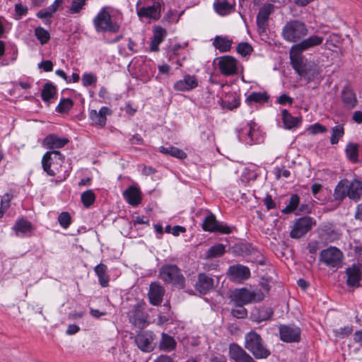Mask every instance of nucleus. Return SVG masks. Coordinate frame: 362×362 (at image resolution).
Masks as SVG:
<instances>
[{
  "mask_svg": "<svg viewBox=\"0 0 362 362\" xmlns=\"http://www.w3.org/2000/svg\"><path fill=\"white\" fill-rule=\"evenodd\" d=\"M97 82V77L92 74H84L82 76V83L84 86H89Z\"/></svg>",
  "mask_w": 362,
  "mask_h": 362,
  "instance_id": "nucleus-51",
  "label": "nucleus"
},
{
  "mask_svg": "<svg viewBox=\"0 0 362 362\" xmlns=\"http://www.w3.org/2000/svg\"><path fill=\"white\" fill-rule=\"evenodd\" d=\"M81 199L83 206L88 208L94 203L95 196L91 189H88L82 193Z\"/></svg>",
  "mask_w": 362,
  "mask_h": 362,
  "instance_id": "nucleus-42",
  "label": "nucleus"
},
{
  "mask_svg": "<svg viewBox=\"0 0 362 362\" xmlns=\"http://www.w3.org/2000/svg\"><path fill=\"white\" fill-rule=\"evenodd\" d=\"M276 177L279 179L281 177H288L291 175L290 171L284 168H276Z\"/></svg>",
  "mask_w": 362,
  "mask_h": 362,
  "instance_id": "nucleus-54",
  "label": "nucleus"
},
{
  "mask_svg": "<svg viewBox=\"0 0 362 362\" xmlns=\"http://www.w3.org/2000/svg\"><path fill=\"white\" fill-rule=\"evenodd\" d=\"M232 40L221 36H216L213 42L214 46L221 52L230 50Z\"/></svg>",
  "mask_w": 362,
  "mask_h": 362,
  "instance_id": "nucleus-33",
  "label": "nucleus"
},
{
  "mask_svg": "<svg viewBox=\"0 0 362 362\" xmlns=\"http://www.w3.org/2000/svg\"><path fill=\"white\" fill-rule=\"evenodd\" d=\"M159 276L165 282L180 288L185 287V279L181 270L175 264H165L159 269Z\"/></svg>",
  "mask_w": 362,
  "mask_h": 362,
  "instance_id": "nucleus-5",
  "label": "nucleus"
},
{
  "mask_svg": "<svg viewBox=\"0 0 362 362\" xmlns=\"http://www.w3.org/2000/svg\"><path fill=\"white\" fill-rule=\"evenodd\" d=\"M347 275L346 283L349 286H358L361 279V272L358 266L353 264L346 269Z\"/></svg>",
  "mask_w": 362,
  "mask_h": 362,
  "instance_id": "nucleus-26",
  "label": "nucleus"
},
{
  "mask_svg": "<svg viewBox=\"0 0 362 362\" xmlns=\"http://www.w3.org/2000/svg\"><path fill=\"white\" fill-rule=\"evenodd\" d=\"M86 1L87 0H71L69 12L71 14L79 13L82 9H83Z\"/></svg>",
  "mask_w": 362,
  "mask_h": 362,
  "instance_id": "nucleus-44",
  "label": "nucleus"
},
{
  "mask_svg": "<svg viewBox=\"0 0 362 362\" xmlns=\"http://www.w3.org/2000/svg\"><path fill=\"white\" fill-rule=\"evenodd\" d=\"M354 216L356 219L362 221V203L357 206Z\"/></svg>",
  "mask_w": 362,
  "mask_h": 362,
  "instance_id": "nucleus-63",
  "label": "nucleus"
},
{
  "mask_svg": "<svg viewBox=\"0 0 362 362\" xmlns=\"http://www.w3.org/2000/svg\"><path fill=\"white\" fill-rule=\"evenodd\" d=\"M344 134V129L342 126L337 125L332 129V135L330 138V143L332 144H337L340 138Z\"/></svg>",
  "mask_w": 362,
  "mask_h": 362,
  "instance_id": "nucleus-41",
  "label": "nucleus"
},
{
  "mask_svg": "<svg viewBox=\"0 0 362 362\" xmlns=\"http://www.w3.org/2000/svg\"><path fill=\"white\" fill-rule=\"evenodd\" d=\"M300 202V198L297 194H292L290 197L287 206L282 209V213L287 214L293 212L298 207Z\"/></svg>",
  "mask_w": 362,
  "mask_h": 362,
  "instance_id": "nucleus-38",
  "label": "nucleus"
},
{
  "mask_svg": "<svg viewBox=\"0 0 362 362\" xmlns=\"http://www.w3.org/2000/svg\"><path fill=\"white\" fill-rule=\"evenodd\" d=\"M12 228L17 235L19 234L24 235L32 230L33 226L32 223L26 219L21 218L16 221Z\"/></svg>",
  "mask_w": 362,
  "mask_h": 362,
  "instance_id": "nucleus-32",
  "label": "nucleus"
},
{
  "mask_svg": "<svg viewBox=\"0 0 362 362\" xmlns=\"http://www.w3.org/2000/svg\"><path fill=\"white\" fill-rule=\"evenodd\" d=\"M320 261L331 269H338L342 267L343 253L335 247H329L321 251Z\"/></svg>",
  "mask_w": 362,
  "mask_h": 362,
  "instance_id": "nucleus-8",
  "label": "nucleus"
},
{
  "mask_svg": "<svg viewBox=\"0 0 362 362\" xmlns=\"http://www.w3.org/2000/svg\"><path fill=\"white\" fill-rule=\"evenodd\" d=\"M346 156L352 162L358 161V149L355 144L349 143L346 148Z\"/></svg>",
  "mask_w": 362,
  "mask_h": 362,
  "instance_id": "nucleus-40",
  "label": "nucleus"
},
{
  "mask_svg": "<svg viewBox=\"0 0 362 362\" xmlns=\"http://www.w3.org/2000/svg\"><path fill=\"white\" fill-rule=\"evenodd\" d=\"M94 272L97 274L99 283L102 287H107L109 284V276L107 275V267L100 263L95 267Z\"/></svg>",
  "mask_w": 362,
  "mask_h": 362,
  "instance_id": "nucleus-31",
  "label": "nucleus"
},
{
  "mask_svg": "<svg viewBox=\"0 0 362 362\" xmlns=\"http://www.w3.org/2000/svg\"><path fill=\"white\" fill-rule=\"evenodd\" d=\"M268 99L266 93L254 92L249 95L247 98L248 102L261 103L265 102Z\"/></svg>",
  "mask_w": 362,
  "mask_h": 362,
  "instance_id": "nucleus-47",
  "label": "nucleus"
},
{
  "mask_svg": "<svg viewBox=\"0 0 362 362\" xmlns=\"http://www.w3.org/2000/svg\"><path fill=\"white\" fill-rule=\"evenodd\" d=\"M228 274L233 281H242L250 277V271L246 266L235 264L229 267Z\"/></svg>",
  "mask_w": 362,
  "mask_h": 362,
  "instance_id": "nucleus-16",
  "label": "nucleus"
},
{
  "mask_svg": "<svg viewBox=\"0 0 362 362\" xmlns=\"http://www.w3.org/2000/svg\"><path fill=\"white\" fill-rule=\"evenodd\" d=\"M308 130L313 134H316L318 133H324L327 131V128L320 123H315L313 125H310L308 128Z\"/></svg>",
  "mask_w": 362,
  "mask_h": 362,
  "instance_id": "nucleus-53",
  "label": "nucleus"
},
{
  "mask_svg": "<svg viewBox=\"0 0 362 362\" xmlns=\"http://www.w3.org/2000/svg\"><path fill=\"white\" fill-rule=\"evenodd\" d=\"M165 294V289L158 282H152L150 285L148 296L153 305H159Z\"/></svg>",
  "mask_w": 362,
  "mask_h": 362,
  "instance_id": "nucleus-19",
  "label": "nucleus"
},
{
  "mask_svg": "<svg viewBox=\"0 0 362 362\" xmlns=\"http://www.w3.org/2000/svg\"><path fill=\"white\" fill-rule=\"evenodd\" d=\"M280 339L287 343L299 342L301 330L294 325H280L279 327Z\"/></svg>",
  "mask_w": 362,
  "mask_h": 362,
  "instance_id": "nucleus-13",
  "label": "nucleus"
},
{
  "mask_svg": "<svg viewBox=\"0 0 362 362\" xmlns=\"http://www.w3.org/2000/svg\"><path fill=\"white\" fill-rule=\"evenodd\" d=\"M226 252L225 246L223 244H216L211 246L207 252L208 258H214L222 256Z\"/></svg>",
  "mask_w": 362,
  "mask_h": 362,
  "instance_id": "nucleus-37",
  "label": "nucleus"
},
{
  "mask_svg": "<svg viewBox=\"0 0 362 362\" xmlns=\"http://www.w3.org/2000/svg\"><path fill=\"white\" fill-rule=\"evenodd\" d=\"M159 151L162 153L170 155L179 159H185L187 158V153L185 152L178 148L172 146H169L168 147L160 146L159 148Z\"/></svg>",
  "mask_w": 362,
  "mask_h": 362,
  "instance_id": "nucleus-34",
  "label": "nucleus"
},
{
  "mask_svg": "<svg viewBox=\"0 0 362 362\" xmlns=\"http://www.w3.org/2000/svg\"><path fill=\"white\" fill-rule=\"evenodd\" d=\"M110 114L111 111L107 107H103L98 112L95 110H90L89 118L92 124L104 127L107 122V115Z\"/></svg>",
  "mask_w": 362,
  "mask_h": 362,
  "instance_id": "nucleus-20",
  "label": "nucleus"
},
{
  "mask_svg": "<svg viewBox=\"0 0 362 362\" xmlns=\"http://www.w3.org/2000/svg\"><path fill=\"white\" fill-rule=\"evenodd\" d=\"M346 194L351 199L358 200L362 196V182L358 180H352L346 187V192L343 190L341 197Z\"/></svg>",
  "mask_w": 362,
  "mask_h": 362,
  "instance_id": "nucleus-22",
  "label": "nucleus"
},
{
  "mask_svg": "<svg viewBox=\"0 0 362 362\" xmlns=\"http://www.w3.org/2000/svg\"><path fill=\"white\" fill-rule=\"evenodd\" d=\"M38 67L42 69L45 71H52L53 63L50 60H45L38 64Z\"/></svg>",
  "mask_w": 362,
  "mask_h": 362,
  "instance_id": "nucleus-55",
  "label": "nucleus"
},
{
  "mask_svg": "<svg viewBox=\"0 0 362 362\" xmlns=\"http://www.w3.org/2000/svg\"><path fill=\"white\" fill-rule=\"evenodd\" d=\"M58 221L62 228H67L71 223L70 214L66 211L62 212L58 216Z\"/></svg>",
  "mask_w": 362,
  "mask_h": 362,
  "instance_id": "nucleus-49",
  "label": "nucleus"
},
{
  "mask_svg": "<svg viewBox=\"0 0 362 362\" xmlns=\"http://www.w3.org/2000/svg\"><path fill=\"white\" fill-rule=\"evenodd\" d=\"M146 303L137 302L127 313L129 322L135 327L144 329L149 324L148 314L145 312Z\"/></svg>",
  "mask_w": 362,
  "mask_h": 362,
  "instance_id": "nucleus-7",
  "label": "nucleus"
},
{
  "mask_svg": "<svg viewBox=\"0 0 362 362\" xmlns=\"http://www.w3.org/2000/svg\"><path fill=\"white\" fill-rule=\"evenodd\" d=\"M353 119L358 124L362 122V112L356 111L353 115Z\"/></svg>",
  "mask_w": 362,
  "mask_h": 362,
  "instance_id": "nucleus-64",
  "label": "nucleus"
},
{
  "mask_svg": "<svg viewBox=\"0 0 362 362\" xmlns=\"http://www.w3.org/2000/svg\"><path fill=\"white\" fill-rule=\"evenodd\" d=\"M202 228L205 231H218L224 234H229L231 232L228 226L219 224L214 214H210L204 218Z\"/></svg>",
  "mask_w": 362,
  "mask_h": 362,
  "instance_id": "nucleus-15",
  "label": "nucleus"
},
{
  "mask_svg": "<svg viewBox=\"0 0 362 362\" xmlns=\"http://www.w3.org/2000/svg\"><path fill=\"white\" fill-rule=\"evenodd\" d=\"M353 331V328L351 326H346L344 327H341L337 329L334 330V333L336 337L340 338H344L346 336L349 335Z\"/></svg>",
  "mask_w": 362,
  "mask_h": 362,
  "instance_id": "nucleus-50",
  "label": "nucleus"
},
{
  "mask_svg": "<svg viewBox=\"0 0 362 362\" xmlns=\"http://www.w3.org/2000/svg\"><path fill=\"white\" fill-rule=\"evenodd\" d=\"M229 356L235 362H256L241 346L236 344L230 345Z\"/></svg>",
  "mask_w": 362,
  "mask_h": 362,
  "instance_id": "nucleus-18",
  "label": "nucleus"
},
{
  "mask_svg": "<svg viewBox=\"0 0 362 362\" xmlns=\"http://www.w3.org/2000/svg\"><path fill=\"white\" fill-rule=\"evenodd\" d=\"M93 25L96 32L117 33L120 25L112 20L110 13L106 8H102L93 18Z\"/></svg>",
  "mask_w": 362,
  "mask_h": 362,
  "instance_id": "nucleus-6",
  "label": "nucleus"
},
{
  "mask_svg": "<svg viewBox=\"0 0 362 362\" xmlns=\"http://www.w3.org/2000/svg\"><path fill=\"white\" fill-rule=\"evenodd\" d=\"M35 35L42 45L46 44L50 39L49 33L40 26L35 29Z\"/></svg>",
  "mask_w": 362,
  "mask_h": 362,
  "instance_id": "nucleus-39",
  "label": "nucleus"
},
{
  "mask_svg": "<svg viewBox=\"0 0 362 362\" xmlns=\"http://www.w3.org/2000/svg\"><path fill=\"white\" fill-rule=\"evenodd\" d=\"M308 33V27L304 21L292 19L282 28L281 36L285 41L297 44L304 40Z\"/></svg>",
  "mask_w": 362,
  "mask_h": 362,
  "instance_id": "nucleus-2",
  "label": "nucleus"
},
{
  "mask_svg": "<svg viewBox=\"0 0 362 362\" xmlns=\"http://www.w3.org/2000/svg\"><path fill=\"white\" fill-rule=\"evenodd\" d=\"M176 342L175 339L167 334H162V339L160 342L161 349L164 351H172L175 348Z\"/></svg>",
  "mask_w": 362,
  "mask_h": 362,
  "instance_id": "nucleus-36",
  "label": "nucleus"
},
{
  "mask_svg": "<svg viewBox=\"0 0 362 362\" xmlns=\"http://www.w3.org/2000/svg\"><path fill=\"white\" fill-rule=\"evenodd\" d=\"M161 4L159 1H153L151 5L143 6L137 9V14L140 18L151 20H158L160 17Z\"/></svg>",
  "mask_w": 362,
  "mask_h": 362,
  "instance_id": "nucleus-14",
  "label": "nucleus"
},
{
  "mask_svg": "<svg viewBox=\"0 0 362 362\" xmlns=\"http://www.w3.org/2000/svg\"><path fill=\"white\" fill-rule=\"evenodd\" d=\"M258 313L259 316L257 320L261 322L271 319L274 314V310L271 308H262L259 310Z\"/></svg>",
  "mask_w": 362,
  "mask_h": 362,
  "instance_id": "nucleus-48",
  "label": "nucleus"
},
{
  "mask_svg": "<svg viewBox=\"0 0 362 362\" xmlns=\"http://www.w3.org/2000/svg\"><path fill=\"white\" fill-rule=\"evenodd\" d=\"M28 8L21 4L15 5L16 19H20L28 13Z\"/></svg>",
  "mask_w": 362,
  "mask_h": 362,
  "instance_id": "nucleus-52",
  "label": "nucleus"
},
{
  "mask_svg": "<svg viewBox=\"0 0 362 362\" xmlns=\"http://www.w3.org/2000/svg\"><path fill=\"white\" fill-rule=\"evenodd\" d=\"M237 52L242 56L249 55L253 51L252 47L247 42H240L236 47Z\"/></svg>",
  "mask_w": 362,
  "mask_h": 362,
  "instance_id": "nucleus-46",
  "label": "nucleus"
},
{
  "mask_svg": "<svg viewBox=\"0 0 362 362\" xmlns=\"http://www.w3.org/2000/svg\"><path fill=\"white\" fill-rule=\"evenodd\" d=\"M245 347L257 359L267 358L271 354L261 336L255 331L245 334Z\"/></svg>",
  "mask_w": 362,
  "mask_h": 362,
  "instance_id": "nucleus-3",
  "label": "nucleus"
},
{
  "mask_svg": "<svg viewBox=\"0 0 362 362\" xmlns=\"http://www.w3.org/2000/svg\"><path fill=\"white\" fill-rule=\"evenodd\" d=\"M11 198H12V197L9 194H5L4 195L3 198L1 199V209H4V210H6L7 209H8V207L10 206V202H11Z\"/></svg>",
  "mask_w": 362,
  "mask_h": 362,
  "instance_id": "nucleus-56",
  "label": "nucleus"
},
{
  "mask_svg": "<svg viewBox=\"0 0 362 362\" xmlns=\"http://www.w3.org/2000/svg\"><path fill=\"white\" fill-rule=\"evenodd\" d=\"M123 197L132 206H136L141 202V192L135 186H130L123 192Z\"/></svg>",
  "mask_w": 362,
  "mask_h": 362,
  "instance_id": "nucleus-25",
  "label": "nucleus"
},
{
  "mask_svg": "<svg viewBox=\"0 0 362 362\" xmlns=\"http://www.w3.org/2000/svg\"><path fill=\"white\" fill-rule=\"evenodd\" d=\"M214 8L220 16H226L235 11V4H230L228 0H216Z\"/></svg>",
  "mask_w": 362,
  "mask_h": 362,
  "instance_id": "nucleus-27",
  "label": "nucleus"
},
{
  "mask_svg": "<svg viewBox=\"0 0 362 362\" xmlns=\"http://www.w3.org/2000/svg\"><path fill=\"white\" fill-rule=\"evenodd\" d=\"M264 203L267 210H270L276 207V204L273 201L271 195H267L266 198L264 199Z\"/></svg>",
  "mask_w": 362,
  "mask_h": 362,
  "instance_id": "nucleus-58",
  "label": "nucleus"
},
{
  "mask_svg": "<svg viewBox=\"0 0 362 362\" xmlns=\"http://www.w3.org/2000/svg\"><path fill=\"white\" fill-rule=\"evenodd\" d=\"M274 5L272 4H264L262 6L257 16V24L259 28L265 30L269 16L272 13Z\"/></svg>",
  "mask_w": 362,
  "mask_h": 362,
  "instance_id": "nucleus-24",
  "label": "nucleus"
},
{
  "mask_svg": "<svg viewBox=\"0 0 362 362\" xmlns=\"http://www.w3.org/2000/svg\"><path fill=\"white\" fill-rule=\"evenodd\" d=\"M37 17L39 18H41V19H47V18H50V13L47 12V11L45 9H42L40 11H39L37 14H36Z\"/></svg>",
  "mask_w": 362,
  "mask_h": 362,
  "instance_id": "nucleus-62",
  "label": "nucleus"
},
{
  "mask_svg": "<svg viewBox=\"0 0 362 362\" xmlns=\"http://www.w3.org/2000/svg\"><path fill=\"white\" fill-rule=\"evenodd\" d=\"M186 231V228L185 227L180 226H175L172 228V233L175 236H178L180 233H185Z\"/></svg>",
  "mask_w": 362,
  "mask_h": 362,
  "instance_id": "nucleus-60",
  "label": "nucleus"
},
{
  "mask_svg": "<svg viewBox=\"0 0 362 362\" xmlns=\"http://www.w3.org/2000/svg\"><path fill=\"white\" fill-rule=\"evenodd\" d=\"M198 86V79L195 76L185 75L183 79L176 81L173 88L177 91H189Z\"/></svg>",
  "mask_w": 362,
  "mask_h": 362,
  "instance_id": "nucleus-21",
  "label": "nucleus"
},
{
  "mask_svg": "<svg viewBox=\"0 0 362 362\" xmlns=\"http://www.w3.org/2000/svg\"><path fill=\"white\" fill-rule=\"evenodd\" d=\"M264 295L261 291H250L246 288L236 290L232 300L235 305H245L253 302H259L264 299Z\"/></svg>",
  "mask_w": 362,
  "mask_h": 362,
  "instance_id": "nucleus-9",
  "label": "nucleus"
},
{
  "mask_svg": "<svg viewBox=\"0 0 362 362\" xmlns=\"http://www.w3.org/2000/svg\"><path fill=\"white\" fill-rule=\"evenodd\" d=\"M341 98L344 105L348 108L354 107L357 103L356 95L349 86L344 88Z\"/></svg>",
  "mask_w": 362,
  "mask_h": 362,
  "instance_id": "nucleus-30",
  "label": "nucleus"
},
{
  "mask_svg": "<svg viewBox=\"0 0 362 362\" xmlns=\"http://www.w3.org/2000/svg\"><path fill=\"white\" fill-rule=\"evenodd\" d=\"M277 102L280 105H286L287 103L291 105L293 103V98L286 94H282L278 98Z\"/></svg>",
  "mask_w": 362,
  "mask_h": 362,
  "instance_id": "nucleus-57",
  "label": "nucleus"
},
{
  "mask_svg": "<svg viewBox=\"0 0 362 362\" xmlns=\"http://www.w3.org/2000/svg\"><path fill=\"white\" fill-rule=\"evenodd\" d=\"M220 72L226 76L238 74V61L233 57L226 55L217 58Z\"/></svg>",
  "mask_w": 362,
  "mask_h": 362,
  "instance_id": "nucleus-12",
  "label": "nucleus"
},
{
  "mask_svg": "<svg viewBox=\"0 0 362 362\" xmlns=\"http://www.w3.org/2000/svg\"><path fill=\"white\" fill-rule=\"evenodd\" d=\"M167 35L166 30L160 27H156L153 33V37L151 42L150 50L151 52H158L159 50V45L164 40Z\"/></svg>",
  "mask_w": 362,
  "mask_h": 362,
  "instance_id": "nucleus-28",
  "label": "nucleus"
},
{
  "mask_svg": "<svg viewBox=\"0 0 362 362\" xmlns=\"http://www.w3.org/2000/svg\"><path fill=\"white\" fill-rule=\"evenodd\" d=\"M74 103L70 98H63L60 100L56 110L60 113L67 112L73 107Z\"/></svg>",
  "mask_w": 362,
  "mask_h": 362,
  "instance_id": "nucleus-43",
  "label": "nucleus"
},
{
  "mask_svg": "<svg viewBox=\"0 0 362 362\" xmlns=\"http://www.w3.org/2000/svg\"><path fill=\"white\" fill-rule=\"evenodd\" d=\"M324 38L319 35H310L299 43L294 44L290 49V60L293 69L298 76L310 82L317 78L321 74V69L313 62H304L302 53L309 49L320 45Z\"/></svg>",
  "mask_w": 362,
  "mask_h": 362,
  "instance_id": "nucleus-1",
  "label": "nucleus"
},
{
  "mask_svg": "<svg viewBox=\"0 0 362 362\" xmlns=\"http://www.w3.org/2000/svg\"><path fill=\"white\" fill-rule=\"evenodd\" d=\"M78 331H79V327L77 326L76 325L73 324V325H69L66 333L67 334L72 335V334L77 333Z\"/></svg>",
  "mask_w": 362,
  "mask_h": 362,
  "instance_id": "nucleus-61",
  "label": "nucleus"
},
{
  "mask_svg": "<svg viewBox=\"0 0 362 362\" xmlns=\"http://www.w3.org/2000/svg\"><path fill=\"white\" fill-rule=\"evenodd\" d=\"M315 225V221L310 216H303L298 218L290 233L292 238L298 239L304 236Z\"/></svg>",
  "mask_w": 362,
  "mask_h": 362,
  "instance_id": "nucleus-10",
  "label": "nucleus"
},
{
  "mask_svg": "<svg viewBox=\"0 0 362 362\" xmlns=\"http://www.w3.org/2000/svg\"><path fill=\"white\" fill-rule=\"evenodd\" d=\"M56 93L57 88L55 86L49 82L45 83L41 93L42 99L45 102H49L56 95Z\"/></svg>",
  "mask_w": 362,
  "mask_h": 362,
  "instance_id": "nucleus-35",
  "label": "nucleus"
},
{
  "mask_svg": "<svg viewBox=\"0 0 362 362\" xmlns=\"http://www.w3.org/2000/svg\"><path fill=\"white\" fill-rule=\"evenodd\" d=\"M132 144L141 145L143 144V139L141 135L136 134L130 139Z\"/></svg>",
  "mask_w": 362,
  "mask_h": 362,
  "instance_id": "nucleus-59",
  "label": "nucleus"
},
{
  "mask_svg": "<svg viewBox=\"0 0 362 362\" xmlns=\"http://www.w3.org/2000/svg\"><path fill=\"white\" fill-rule=\"evenodd\" d=\"M138 348L144 352H150L155 347V336L152 332L143 331L138 333L134 339Z\"/></svg>",
  "mask_w": 362,
  "mask_h": 362,
  "instance_id": "nucleus-11",
  "label": "nucleus"
},
{
  "mask_svg": "<svg viewBox=\"0 0 362 362\" xmlns=\"http://www.w3.org/2000/svg\"><path fill=\"white\" fill-rule=\"evenodd\" d=\"M195 288L201 294H206L214 288V279L205 273H200Z\"/></svg>",
  "mask_w": 362,
  "mask_h": 362,
  "instance_id": "nucleus-17",
  "label": "nucleus"
},
{
  "mask_svg": "<svg viewBox=\"0 0 362 362\" xmlns=\"http://www.w3.org/2000/svg\"><path fill=\"white\" fill-rule=\"evenodd\" d=\"M67 138H61L54 134L47 135L43 140V146L49 149L63 148L69 143Z\"/></svg>",
  "mask_w": 362,
  "mask_h": 362,
  "instance_id": "nucleus-23",
  "label": "nucleus"
},
{
  "mask_svg": "<svg viewBox=\"0 0 362 362\" xmlns=\"http://www.w3.org/2000/svg\"><path fill=\"white\" fill-rule=\"evenodd\" d=\"M283 123L285 128L291 129L298 127L301 123V118L298 117H293L287 110H283L281 112Z\"/></svg>",
  "mask_w": 362,
  "mask_h": 362,
  "instance_id": "nucleus-29",
  "label": "nucleus"
},
{
  "mask_svg": "<svg viewBox=\"0 0 362 362\" xmlns=\"http://www.w3.org/2000/svg\"><path fill=\"white\" fill-rule=\"evenodd\" d=\"M65 156L59 151H47L42 156V165L49 176H54L62 171Z\"/></svg>",
  "mask_w": 362,
  "mask_h": 362,
  "instance_id": "nucleus-4",
  "label": "nucleus"
},
{
  "mask_svg": "<svg viewBox=\"0 0 362 362\" xmlns=\"http://www.w3.org/2000/svg\"><path fill=\"white\" fill-rule=\"evenodd\" d=\"M236 308L232 309V315L238 319H244L247 316V311L243 305H235Z\"/></svg>",
  "mask_w": 362,
  "mask_h": 362,
  "instance_id": "nucleus-45",
  "label": "nucleus"
}]
</instances>
